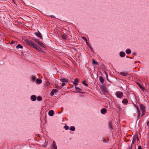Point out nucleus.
<instances>
[{"label": "nucleus", "mask_w": 149, "mask_h": 149, "mask_svg": "<svg viewBox=\"0 0 149 149\" xmlns=\"http://www.w3.org/2000/svg\"><path fill=\"white\" fill-rule=\"evenodd\" d=\"M115 95L117 98H121L123 96V94L122 92L118 91H116L115 93Z\"/></svg>", "instance_id": "nucleus-1"}, {"label": "nucleus", "mask_w": 149, "mask_h": 149, "mask_svg": "<svg viewBox=\"0 0 149 149\" xmlns=\"http://www.w3.org/2000/svg\"><path fill=\"white\" fill-rule=\"evenodd\" d=\"M25 42L26 43L31 46H32L34 43L32 41L29 40L27 39H26L24 40Z\"/></svg>", "instance_id": "nucleus-2"}, {"label": "nucleus", "mask_w": 149, "mask_h": 149, "mask_svg": "<svg viewBox=\"0 0 149 149\" xmlns=\"http://www.w3.org/2000/svg\"><path fill=\"white\" fill-rule=\"evenodd\" d=\"M100 88L102 91L104 93H106L107 92V91L105 86L104 85H102L100 87Z\"/></svg>", "instance_id": "nucleus-3"}, {"label": "nucleus", "mask_w": 149, "mask_h": 149, "mask_svg": "<svg viewBox=\"0 0 149 149\" xmlns=\"http://www.w3.org/2000/svg\"><path fill=\"white\" fill-rule=\"evenodd\" d=\"M137 84L138 85L139 88L142 90L143 92H145L146 91V89L145 88L138 83H137Z\"/></svg>", "instance_id": "nucleus-4"}, {"label": "nucleus", "mask_w": 149, "mask_h": 149, "mask_svg": "<svg viewBox=\"0 0 149 149\" xmlns=\"http://www.w3.org/2000/svg\"><path fill=\"white\" fill-rule=\"evenodd\" d=\"M101 112L102 114H105L107 113V110L105 108L102 109L101 110Z\"/></svg>", "instance_id": "nucleus-5"}, {"label": "nucleus", "mask_w": 149, "mask_h": 149, "mask_svg": "<svg viewBox=\"0 0 149 149\" xmlns=\"http://www.w3.org/2000/svg\"><path fill=\"white\" fill-rule=\"evenodd\" d=\"M58 92V90L56 89H54L52 90L51 92V95H53L54 93H56Z\"/></svg>", "instance_id": "nucleus-6"}, {"label": "nucleus", "mask_w": 149, "mask_h": 149, "mask_svg": "<svg viewBox=\"0 0 149 149\" xmlns=\"http://www.w3.org/2000/svg\"><path fill=\"white\" fill-rule=\"evenodd\" d=\"M31 100L33 101H35L36 99V97L34 95H32L31 97Z\"/></svg>", "instance_id": "nucleus-7"}, {"label": "nucleus", "mask_w": 149, "mask_h": 149, "mask_svg": "<svg viewBox=\"0 0 149 149\" xmlns=\"http://www.w3.org/2000/svg\"><path fill=\"white\" fill-rule=\"evenodd\" d=\"M54 111L52 110H51L49 111L48 114L49 116H52L54 115Z\"/></svg>", "instance_id": "nucleus-8"}, {"label": "nucleus", "mask_w": 149, "mask_h": 149, "mask_svg": "<svg viewBox=\"0 0 149 149\" xmlns=\"http://www.w3.org/2000/svg\"><path fill=\"white\" fill-rule=\"evenodd\" d=\"M79 81V79L77 78H76L75 79L74 81L73 82V84L75 86H77L78 84V82Z\"/></svg>", "instance_id": "nucleus-9"}, {"label": "nucleus", "mask_w": 149, "mask_h": 149, "mask_svg": "<svg viewBox=\"0 0 149 149\" xmlns=\"http://www.w3.org/2000/svg\"><path fill=\"white\" fill-rule=\"evenodd\" d=\"M136 139H137V135H136L134 136L132 144H133L134 143L136 140Z\"/></svg>", "instance_id": "nucleus-10"}, {"label": "nucleus", "mask_w": 149, "mask_h": 149, "mask_svg": "<svg viewBox=\"0 0 149 149\" xmlns=\"http://www.w3.org/2000/svg\"><path fill=\"white\" fill-rule=\"evenodd\" d=\"M119 54L120 56L122 57H124L125 55V53L123 52H120Z\"/></svg>", "instance_id": "nucleus-11"}, {"label": "nucleus", "mask_w": 149, "mask_h": 149, "mask_svg": "<svg viewBox=\"0 0 149 149\" xmlns=\"http://www.w3.org/2000/svg\"><path fill=\"white\" fill-rule=\"evenodd\" d=\"M99 80L101 82V83L102 84H103L104 82V79L103 78V77L102 76H100L99 77Z\"/></svg>", "instance_id": "nucleus-12"}, {"label": "nucleus", "mask_w": 149, "mask_h": 149, "mask_svg": "<svg viewBox=\"0 0 149 149\" xmlns=\"http://www.w3.org/2000/svg\"><path fill=\"white\" fill-rule=\"evenodd\" d=\"M35 34L37 36L39 37L40 38H42V35L38 31V33H35Z\"/></svg>", "instance_id": "nucleus-13"}, {"label": "nucleus", "mask_w": 149, "mask_h": 149, "mask_svg": "<svg viewBox=\"0 0 149 149\" xmlns=\"http://www.w3.org/2000/svg\"><path fill=\"white\" fill-rule=\"evenodd\" d=\"M128 74V72H121L120 73V74L123 76H126Z\"/></svg>", "instance_id": "nucleus-14"}, {"label": "nucleus", "mask_w": 149, "mask_h": 149, "mask_svg": "<svg viewBox=\"0 0 149 149\" xmlns=\"http://www.w3.org/2000/svg\"><path fill=\"white\" fill-rule=\"evenodd\" d=\"M140 107L142 111L145 110V107L143 105L141 104L140 105Z\"/></svg>", "instance_id": "nucleus-15"}, {"label": "nucleus", "mask_w": 149, "mask_h": 149, "mask_svg": "<svg viewBox=\"0 0 149 149\" xmlns=\"http://www.w3.org/2000/svg\"><path fill=\"white\" fill-rule=\"evenodd\" d=\"M136 108L137 109V112L138 113V117H139L140 116L141 114L140 111L139 109V108L138 106L136 107Z\"/></svg>", "instance_id": "nucleus-16"}, {"label": "nucleus", "mask_w": 149, "mask_h": 149, "mask_svg": "<svg viewBox=\"0 0 149 149\" xmlns=\"http://www.w3.org/2000/svg\"><path fill=\"white\" fill-rule=\"evenodd\" d=\"M131 51L130 49H128L126 51V53L128 54H130L131 53Z\"/></svg>", "instance_id": "nucleus-17"}, {"label": "nucleus", "mask_w": 149, "mask_h": 149, "mask_svg": "<svg viewBox=\"0 0 149 149\" xmlns=\"http://www.w3.org/2000/svg\"><path fill=\"white\" fill-rule=\"evenodd\" d=\"M36 82L38 84H40L42 83V81L41 79L38 78L36 80Z\"/></svg>", "instance_id": "nucleus-18"}, {"label": "nucleus", "mask_w": 149, "mask_h": 149, "mask_svg": "<svg viewBox=\"0 0 149 149\" xmlns=\"http://www.w3.org/2000/svg\"><path fill=\"white\" fill-rule=\"evenodd\" d=\"M53 145L54 149H57V146L55 141H53Z\"/></svg>", "instance_id": "nucleus-19"}, {"label": "nucleus", "mask_w": 149, "mask_h": 149, "mask_svg": "<svg viewBox=\"0 0 149 149\" xmlns=\"http://www.w3.org/2000/svg\"><path fill=\"white\" fill-rule=\"evenodd\" d=\"M16 48L17 49H22L23 48V47L21 45L19 44L16 46Z\"/></svg>", "instance_id": "nucleus-20"}, {"label": "nucleus", "mask_w": 149, "mask_h": 149, "mask_svg": "<svg viewBox=\"0 0 149 149\" xmlns=\"http://www.w3.org/2000/svg\"><path fill=\"white\" fill-rule=\"evenodd\" d=\"M128 102V101L126 99H125L124 100L122 101V103L123 104H127Z\"/></svg>", "instance_id": "nucleus-21"}, {"label": "nucleus", "mask_w": 149, "mask_h": 149, "mask_svg": "<svg viewBox=\"0 0 149 149\" xmlns=\"http://www.w3.org/2000/svg\"><path fill=\"white\" fill-rule=\"evenodd\" d=\"M32 47L36 49L39 46H38L35 43H34Z\"/></svg>", "instance_id": "nucleus-22"}, {"label": "nucleus", "mask_w": 149, "mask_h": 149, "mask_svg": "<svg viewBox=\"0 0 149 149\" xmlns=\"http://www.w3.org/2000/svg\"><path fill=\"white\" fill-rule=\"evenodd\" d=\"M61 81L62 82H66L68 81V80L66 79H61Z\"/></svg>", "instance_id": "nucleus-23"}, {"label": "nucleus", "mask_w": 149, "mask_h": 149, "mask_svg": "<svg viewBox=\"0 0 149 149\" xmlns=\"http://www.w3.org/2000/svg\"><path fill=\"white\" fill-rule=\"evenodd\" d=\"M70 130L72 131H74L75 130V128L74 126H71L70 128Z\"/></svg>", "instance_id": "nucleus-24"}, {"label": "nucleus", "mask_w": 149, "mask_h": 149, "mask_svg": "<svg viewBox=\"0 0 149 149\" xmlns=\"http://www.w3.org/2000/svg\"><path fill=\"white\" fill-rule=\"evenodd\" d=\"M82 84L86 86H88V85L86 83V81H82Z\"/></svg>", "instance_id": "nucleus-25"}, {"label": "nucleus", "mask_w": 149, "mask_h": 149, "mask_svg": "<svg viewBox=\"0 0 149 149\" xmlns=\"http://www.w3.org/2000/svg\"><path fill=\"white\" fill-rule=\"evenodd\" d=\"M55 88H56L59 89H61V87L59 86H58L57 85H55Z\"/></svg>", "instance_id": "nucleus-26"}, {"label": "nucleus", "mask_w": 149, "mask_h": 149, "mask_svg": "<svg viewBox=\"0 0 149 149\" xmlns=\"http://www.w3.org/2000/svg\"><path fill=\"white\" fill-rule=\"evenodd\" d=\"M38 43L40 45L44 47V45L42 42H40L39 41H38Z\"/></svg>", "instance_id": "nucleus-27"}, {"label": "nucleus", "mask_w": 149, "mask_h": 149, "mask_svg": "<svg viewBox=\"0 0 149 149\" xmlns=\"http://www.w3.org/2000/svg\"><path fill=\"white\" fill-rule=\"evenodd\" d=\"M85 41H86V42H87V40L86 39V38L84 37H81Z\"/></svg>", "instance_id": "nucleus-28"}, {"label": "nucleus", "mask_w": 149, "mask_h": 149, "mask_svg": "<svg viewBox=\"0 0 149 149\" xmlns=\"http://www.w3.org/2000/svg\"><path fill=\"white\" fill-rule=\"evenodd\" d=\"M145 110L142 111L141 116H143L145 114Z\"/></svg>", "instance_id": "nucleus-29"}, {"label": "nucleus", "mask_w": 149, "mask_h": 149, "mask_svg": "<svg viewBox=\"0 0 149 149\" xmlns=\"http://www.w3.org/2000/svg\"><path fill=\"white\" fill-rule=\"evenodd\" d=\"M62 37L64 39H65L66 37V36L65 35H64V34H63L62 35Z\"/></svg>", "instance_id": "nucleus-30"}, {"label": "nucleus", "mask_w": 149, "mask_h": 149, "mask_svg": "<svg viewBox=\"0 0 149 149\" xmlns=\"http://www.w3.org/2000/svg\"><path fill=\"white\" fill-rule=\"evenodd\" d=\"M42 100V98L40 96H38L37 97V100L39 101H40Z\"/></svg>", "instance_id": "nucleus-31"}, {"label": "nucleus", "mask_w": 149, "mask_h": 149, "mask_svg": "<svg viewBox=\"0 0 149 149\" xmlns=\"http://www.w3.org/2000/svg\"><path fill=\"white\" fill-rule=\"evenodd\" d=\"M93 63L94 64H97V62L95 61L94 60H93Z\"/></svg>", "instance_id": "nucleus-32"}, {"label": "nucleus", "mask_w": 149, "mask_h": 149, "mask_svg": "<svg viewBox=\"0 0 149 149\" xmlns=\"http://www.w3.org/2000/svg\"><path fill=\"white\" fill-rule=\"evenodd\" d=\"M64 128H65V129L66 130H68L69 129V127L68 126H67V125L65 126H64Z\"/></svg>", "instance_id": "nucleus-33"}, {"label": "nucleus", "mask_w": 149, "mask_h": 149, "mask_svg": "<svg viewBox=\"0 0 149 149\" xmlns=\"http://www.w3.org/2000/svg\"><path fill=\"white\" fill-rule=\"evenodd\" d=\"M36 49L39 51H41L42 50L41 48H40L39 47H38L37 48V49Z\"/></svg>", "instance_id": "nucleus-34"}, {"label": "nucleus", "mask_w": 149, "mask_h": 149, "mask_svg": "<svg viewBox=\"0 0 149 149\" xmlns=\"http://www.w3.org/2000/svg\"><path fill=\"white\" fill-rule=\"evenodd\" d=\"M36 79V77H35L34 76H33L32 77V80H33V81L35 80Z\"/></svg>", "instance_id": "nucleus-35"}, {"label": "nucleus", "mask_w": 149, "mask_h": 149, "mask_svg": "<svg viewBox=\"0 0 149 149\" xmlns=\"http://www.w3.org/2000/svg\"><path fill=\"white\" fill-rule=\"evenodd\" d=\"M65 85V84L64 82H63L61 84L62 87H63Z\"/></svg>", "instance_id": "nucleus-36"}, {"label": "nucleus", "mask_w": 149, "mask_h": 149, "mask_svg": "<svg viewBox=\"0 0 149 149\" xmlns=\"http://www.w3.org/2000/svg\"><path fill=\"white\" fill-rule=\"evenodd\" d=\"M75 88H76V89L77 90H80L81 91V89L80 88H79V87H77L76 86L75 87Z\"/></svg>", "instance_id": "nucleus-37"}, {"label": "nucleus", "mask_w": 149, "mask_h": 149, "mask_svg": "<svg viewBox=\"0 0 149 149\" xmlns=\"http://www.w3.org/2000/svg\"><path fill=\"white\" fill-rule=\"evenodd\" d=\"M15 42V41H13V40H12V41L11 42V43H10V44H14Z\"/></svg>", "instance_id": "nucleus-38"}, {"label": "nucleus", "mask_w": 149, "mask_h": 149, "mask_svg": "<svg viewBox=\"0 0 149 149\" xmlns=\"http://www.w3.org/2000/svg\"><path fill=\"white\" fill-rule=\"evenodd\" d=\"M86 43L87 45L89 46L90 48H91L90 45L89 44V43L87 42H87H86Z\"/></svg>", "instance_id": "nucleus-39"}, {"label": "nucleus", "mask_w": 149, "mask_h": 149, "mask_svg": "<svg viewBox=\"0 0 149 149\" xmlns=\"http://www.w3.org/2000/svg\"><path fill=\"white\" fill-rule=\"evenodd\" d=\"M132 144H131V146H130L129 147V149H132Z\"/></svg>", "instance_id": "nucleus-40"}, {"label": "nucleus", "mask_w": 149, "mask_h": 149, "mask_svg": "<svg viewBox=\"0 0 149 149\" xmlns=\"http://www.w3.org/2000/svg\"><path fill=\"white\" fill-rule=\"evenodd\" d=\"M137 149H142L141 146H139Z\"/></svg>", "instance_id": "nucleus-41"}, {"label": "nucleus", "mask_w": 149, "mask_h": 149, "mask_svg": "<svg viewBox=\"0 0 149 149\" xmlns=\"http://www.w3.org/2000/svg\"><path fill=\"white\" fill-rule=\"evenodd\" d=\"M111 126H112L111 124V123H110L109 124V127L110 128H111Z\"/></svg>", "instance_id": "nucleus-42"}, {"label": "nucleus", "mask_w": 149, "mask_h": 149, "mask_svg": "<svg viewBox=\"0 0 149 149\" xmlns=\"http://www.w3.org/2000/svg\"><path fill=\"white\" fill-rule=\"evenodd\" d=\"M50 17L52 18H55V17L53 15H51L50 16Z\"/></svg>", "instance_id": "nucleus-43"}, {"label": "nucleus", "mask_w": 149, "mask_h": 149, "mask_svg": "<svg viewBox=\"0 0 149 149\" xmlns=\"http://www.w3.org/2000/svg\"><path fill=\"white\" fill-rule=\"evenodd\" d=\"M136 140H137V141H139V139L138 138V135H137V139H136Z\"/></svg>", "instance_id": "nucleus-44"}, {"label": "nucleus", "mask_w": 149, "mask_h": 149, "mask_svg": "<svg viewBox=\"0 0 149 149\" xmlns=\"http://www.w3.org/2000/svg\"><path fill=\"white\" fill-rule=\"evenodd\" d=\"M34 41L35 42H38V41H39L38 40H34Z\"/></svg>", "instance_id": "nucleus-45"}, {"label": "nucleus", "mask_w": 149, "mask_h": 149, "mask_svg": "<svg viewBox=\"0 0 149 149\" xmlns=\"http://www.w3.org/2000/svg\"><path fill=\"white\" fill-rule=\"evenodd\" d=\"M105 74L106 75V77H108V74H107V73L106 72H105Z\"/></svg>", "instance_id": "nucleus-46"}, {"label": "nucleus", "mask_w": 149, "mask_h": 149, "mask_svg": "<svg viewBox=\"0 0 149 149\" xmlns=\"http://www.w3.org/2000/svg\"><path fill=\"white\" fill-rule=\"evenodd\" d=\"M107 77V80H108V81H110L108 78V77Z\"/></svg>", "instance_id": "nucleus-47"}, {"label": "nucleus", "mask_w": 149, "mask_h": 149, "mask_svg": "<svg viewBox=\"0 0 149 149\" xmlns=\"http://www.w3.org/2000/svg\"><path fill=\"white\" fill-rule=\"evenodd\" d=\"M147 125L148 126H149V122H148L147 123Z\"/></svg>", "instance_id": "nucleus-48"}, {"label": "nucleus", "mask_w": 149, "mask_h": 149, "mask_svg": "<svg viewBox=\"0 0 149 149\" xmlns=\"http://www.w3.org/2000/svg\"><path fill=\"white\" fill-rule=\"evenodd\" d=\"M40 136V135H39V134H38V136Z\"/></svg>", "instance_id": "nucleus-49"}]
</instances>
